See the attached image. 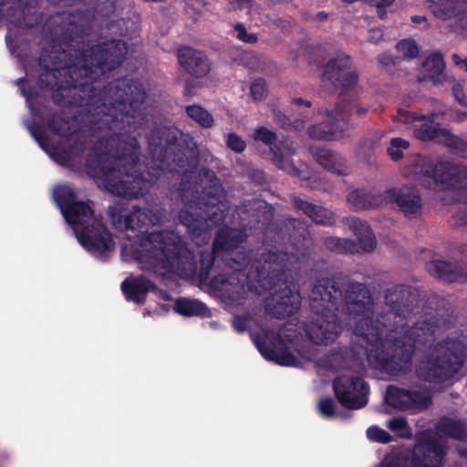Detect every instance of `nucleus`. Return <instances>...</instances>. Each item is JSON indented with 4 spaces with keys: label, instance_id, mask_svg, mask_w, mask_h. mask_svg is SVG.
<instances>
[{
    "label": "nucleus",
    "instance_id": "1",
    "mask_svg": "<svg viewBox=\"0 0 467 467\" xmlns=\"http://www.w3.org/2000/svg\"><path fill=\"white\" fill-rule=\"evenodd\" d=\"M82 11L57 14L56 21L64 23L65 32L44 48L39 65L44 67L38 86L53 92L54 102L61 107L77 108L67 116L64 110L54 112L47 128L67 138L74 156L84 153L86 144L79 140L76 121L79 118L92 135L105 141L113 161L109 165L96 161L95 173L103 178L105 188L124 198L143 196L145 179L138 169L139 142L134 132L146 121V90L139 81L118 78L98 90L95 73L109 72L119 67L128 53L121 39L91 46L87 40L89 25Z\"/></svg>",
    "mask_w": 467,
    "mask_h": 467
},
{
    "label": "nucleus",
    "instance_id": "2",
    "mask_svg": "<svg viewBox=\"0 0 467 467\" xmlns=\"http://www.w3.org/2000/svg\"><path fill=\"white\" fill-rule=\"evenodd\" d=\"M427 308L434 309L430 317L405 326L398 332L374 333V342L366 345L369 366L389 375H399L412 364L416 347H431L415 367L417 378L424 382L443 383L453 379L467 364V329L457 337H446L436 342V336L454 327L456 317L451 304L441 296L428 299Z\"/></svg>",
    "mask_w": 467,
    "mask_h": 467
},
{
    "label": "nucleus",
    "instance_id": "3",
    "mask_svg": "<svg viewBox=\"0 0 467 467\" xmlns=\"http://www.w3.org/2000/svg\"><path fill=\"white\" fill-rule=\"evenodd\" d=\"M385 301L388 309L373 319V299L365 284L349 282L344 285L336 277L317 279L309 300L314 317L306 327V334L317 345L334 342L342 331L337 315L342 307L355 325L354 334L368 345L374 342V333L380 331L384 337L407 326V319L416 307L418 294L410 285H396L387 289Z\"/></svg>",
    "mask_w": 467,
    "mask_h": 467
},
{
    "label": "nucleus",
    "instance_id": "4",
    "mask_svg": "<svg viewBox=\"0 0 467 467\" xmlns=\"http://www.w3.org/2000/svg\"><path fill=\"white\" fill-rule=\"evenodd\" d=\"M287 252L262 249L251 263L246 277L259 295L278 287L265 302L266 312L278 319L291 317L300 307L301 296L292 282H287Z\"/></svg>",
    "mask_w": 467,
    "mask_h": 467
},
{
    "label": "nucleus",
    "instance_id": "5",
    "mask_svg": "<svg viewBox=\"0 0 467 467\" xmlns=\"http://www.w3.org/2000/svg\"><path fill=\"white\" fill-rule=\"evenodd\" d=\"M148 245L151 246L150 253L156 256L166 270L167 279L174 285L177 284V276L185 280H192L197 277L202 285H210L218 288L217 283L223 284L226 279L223 276L211 278V271L214 265L215 257L222 251H202L200 254V269L198 270L197 259L194 252L183 242L182 237L173 231H161L158 233L148 232Z\"/></svg>",
    "mask_w": 467,
    "mask_h": 467
},
{
    "label": "nucleus",
    "instance_id": "6",
    "mask_svg": "<svg viewBox=\"0 0 467 467\" xmlns=\"http://www.w3.org/2000/svg\"><path fill=\"white\" fill-rule=\"evenodd\" d=\"M150 162H148V188L164 173H183L197 168L199 151L193 138L174 126H160L148 136Z\"/></svg>",
    "mask_w": 467,
    "mask_h": 467
},
{
    "label": "nucleus",
    "instance_id": "7",
    "mask_svg": "<svg viewBox=\"0 0 467 467\" xmlns=\"http://www.w3.org/2000/svg\"><path fill=\"white\" fill-rule=\"evenodd\" d=\"M200 177L203 184L202 192L193 196V206L191 205L195 212L182 209L179 220L186 226L192 241L198 246H202L211 239L212 224L224 223L230 207L226 191L215 172L211 169L202 168Z\"/></svg>",
    "mask_w": 467,
    "mask_h": 467
},
{
    "label": "nucleus",
    "instance_id": "8",
    "mask_svg": "<svg viewBox=\"0 0 467 467\" xmlns=\"http://www.w3.org/2000/svg\"><path fill=\"white\" fill-rule=\"evenodd\" d=\"M61 213L81 245L91 254L105 259L114 250L112 234L100 219L94 217V212L87 202L76 201Z\"/></svg>",
    "mask_w": 467,
    "mask_h": 467
},
{
    "label": "nucleus",
    "instance_id": "9",
    "mask_svg": "<svg viewBox=\"0 0 467 467\" xmlns=\"http://www.w3.org/2000/svg\"><path fill=\"white\" fill-rule=\"evenodd\" d=\"M109 217L116 229L125 230L126 239L121 247V256L125 261L140 264L142 271L146 269V211L134 207L132 212L120 205L109 206Z\"/></svg>",
    "mask_w": 467,
    "mask_h": 467
},
{
    "label": "nucleus",
    "instance_id": "10",
    "mask_svg": "<svg viewBox=\"0 0 467 467\" xmlns=\"http://www.w3.org/2000/svg\"><path fill=\"white\" fill-rule=\"evenodd\" d=\"M448 447L432 435L419 439L412 448L387 454L377 467H441Z\"/></svg>",
    "mask_w": 467,
    "mask_h": 467
},
{
    "label": "nucleus",
    "instance_id": "11",
    "mask_svg": "<svg viewBox=\"0 0 467 467\" xmlns=\"http://www.w3.org/2000/svg\"><path fill=\"white\" fill-rule=\"evenodd\" d=\"M358 80V75L352 57L345 53L337 54L324 66L322 82H327L336 89L340 90L339 101L336 106L340 105L341 110L348 112L349 124L350 116L354 110L358 115L365 114L368 111L366 108L358 106L356 101L344 97L349 89L357 85Z\"/></svg>",
    "mask_w": 467,
    "mask_h": 467
},
{
    "label": "nucleus",
    "instance_id": "12",
    "mask_svg": "<svg viewBox=\"0 0 467 467\" xmlns=\"http://www.w3.org/2000/svg\"><path fill=\"white\" fill-rule=\"evenodd\" d=\"M247 238L244 229L223 225L213 239V250L222 251L223 262L234 272L244 271L252 261L253 250L243 245Z\"/></svg>",
    "mask_w": 467,
    "mask_h": 467
},
{
    "label": "nucleus",
    "instance_id": "13",
    "mask_svg": "<svg viewBox=\"0 0 467 467\" xmlns=\"http://www.w3.org/2000/svg\"><path fill=\"white\" fill-rule=\"evenodd\" d=\"M399 120L405 123H416L414 127V136L421 141H436L446 148H451V138L454 134L449 130L441 128L440 123L435 121V115H420L416 112L406 109L398 110Z\"/></svg>",
    "mask_w": 467,
    "mask_h": 467
},
{
    "label": "nucleus",
    "instance_id": "14",
    "mask_svg": "<svg viewBox=\"0 0 467 467\" xmlns=\"http://www.w3.org/2000/svg\"><path fill=\"white\" fill-rule=\"evenodd\" d=\"M333 390L342 407L358 410L368 401L369 386L358 376L340 375L333 380Z\"/></svg>",
    "mask_w": 467,
    "mask_h": 467
},
{
    "label": "nucleus",
    "instance_id": "15",
    "mask_svg": "<svg viewBox=\"0 0 467 467\" xmlns=\"http://www.w3.org/2000/svg\"><path fill=\"white\" fill-rule=\"evenodd\" d=\"M423 174L433 180L436 185L445 190L459 192L460 197L467 196V167L449 161H440L430 165Z\"/></svg>",
    "mask_w": 467,
    "mask_h": 467
},
{
    "label": "nucleus",
    "instance_id": "16",
    "mask_svg": "<svg viewBox=\"0 0 467 467\" xmlns=\"http://www.w3.org/2000/svg\"><path fill=\"white\" fill-rule=\"evenodd\" d=\"M327 120L311 125L307 133L310 138L318 140H337L344 136V132L351 128L348 123V114L341 110L340 105L334 110L326 109Z\"/></svg>",
    "mask_w": 467,
    "mask_h": 467
},
{
    "label": "nucleus",
    "instance_id": "17",
    "mask_svg": "<svg viewBox=\"0 0 467 467\" xmlns=\"http://www.w3.org/2000/svg\"><path fill=\"white\" fill-rule=\"evenodd\" d=\"M36 0H0V19L3 16L16 26H31L41 18Z\"/></svg>",
    "mask_w": 467,
    "mask_h": 467
},
{
    "label": "nucleus",
    "instance_id": "18",
    "mask_svg": "<svg viewBox=\"0 0 467 467\" xmlns=\"http://www.w3.org/2000/svg\"><path fill=\"white\" fill-rule=\"evenodd\" d=\"M386 401L400 410H425L431 405L432 396L427 388L413 390L389 385L387 388Z\"/></svg>",
    "mask_w": 467,
    "mask_h": 467
},
{
    "label": "nucleus",
    "instance_id": "19",
    "mask_svg": "<svg viewBox=\"0 0 467 467\" xmlns=\"http://www.w3.org/2000/svg\"><path fill=\"white\" fill-rule=\"evenodd\" d=\"M254 139L269 147L270 153L272 155L271 160L277 168L286 171L287 173L296 176L301 180L309 179V171L306 165L301 168H297L293 163H290L289 161L285 159L282 150L275 143L277 140L275 132L265 127H259L254 131Z\"/></svg>",
    "mask_w": 467,
    "mask_h": 467
},
{
    "label": "nucleus",
    "instance_id": "20",
    "mask_svg": "<svg viewBox=\"0 0 467 467\" xmlns=\"http://www.w3.org/2000/svg\"><path fill=\"white\" fill-rule=\"evenodd\" d=\"M384 199L395 203L399 210L409 218H416L422 208L421 197L413 188H390L385 191Z\"/></svg>",
    "mask_w": 467,
    "mask_h": 467
},
{
    "label": "nucleus",
    "instance_id": "21",
    "mask_svg": "<svg viewBox=\"0 0 467 467\" xmlns=\"http://www.w3.org/2000/svg\"><path fill=\"white\" fill-rule=\"evenodd\" d=\"M270 343L265 337H256L254 343L261 355L269 361L280 366L293 367L297 363L296 358L289 351L285 343L276 335Z\"/></svg>",
    "mask_w": 467,
    "mask_h": 467
},
{
    "label": "nucleus",
    "instance_id": "22",
    "mask_svg": "<svg viewBox=\"0 0 467 467\" xmlns=\"http://www.w3.org/2000/svg\"><path fill=\"white\" fill-rule=\"evenodd\" d=\"M178 61L189 75L201 78L211 70V64L207 56L190 47H182L177 52Z\"/></svg>",
    "mask_w": 467,
    "mask_h": 467
},
{
    "label": "nucleus",
    "instance_id": "23",
    "mask_svg": "<svg viewBox=\"0 0 467 467\" xmlns=\"http://www.w3.org/2000/svg\"><path fill=\"white\" fill-rule=\"evenodd\" d=\"M37 2V8L40 11L41 18L40 20L36 23L35 25L31 26H24L23 27L26 28H33L34 26H37L41 23L44 17V12H43V4L45 0H36ZM50 4L53 5H71L75 4L76 2H80L84 5L87 6L86 13H89L92 17H103L108 18L110 16L111 14L115 12V4L112 0H47Z\"/></svg>",
    "mask_w": 467,
    "mask_h": 467
},
{
    "label": "nucleus",
    "instance_id": "24",
    "mask_svg": "<svg viewBox=\"0 0 467 467\" xmlns=\"http://www.w3.org/2000/svg\"><path fill=\"white\" fill-rule=\"evenodd\" d=\"M427 272L437 279L447 283L462 281L467 278V271L458 264L445 260H432L425 265Z\"/></svg>",
    "mask_w": 467,
    "mask_h": 467
},
{
    "label": "nucleus",
    "instance_id": "25",
    "mask_svg": "<svg viewBox=\"0 0 467 467\" xmlns=\"http://www.w3.org/2000/svg\"><path fill=\"white\" fill-rule=\"evenodd\" d=\"M292 202L296 210L302 211L304 214L317 224L329 226L333 225L337 221L335 213L321 205L309 202L299 197H294Z\"/></svg>",
    "mask_w": 467,
    "mask_h": 467
},
{
    "label": "nucleus",
    "instance_id": "26",
    "mask_svg": "<svg viewBox=\"0 0 467 467\" xmlns=\"http://www.w3.org/2000/svg\"><path fill=\"white\" fill-rule=\"evenodd\" d=\"M316 161L327 171L338 176L348 175L346 159L327 148H316L312 150Z\"/></svg>",
    "mask_w": 467,
    "mask_h": 467
},
{
    "label": "nucleus",
    "instance_id": "27",
    "mask_svg": "<svg viewBox=\"0 0 467 467\" xmlns=\"http://www.w3.org/2000/svg\"><path fill=\"white\" fill-rule=\"evenodd\" d=\"M348 225L357 237L358 251L371 253L376 249V237L368 222L358 217H351L348 220Z\"/></svg>",
    "mask_w": 467,
    "mask_h": 467
},
{
    "label": "nucleus",
    "instance_id": "28",
    "mask_svg": "<svg viewBox=\"0 0 467 467\" xmlns=\"http://www.w3.org/2000/svg\"><path fill=\"white\" fill-rule=\"evenodd\" d=\"M347 200L353 210L361 211L377 208L385 199L380 193L372 190L357 188L348 192Z\"/></svg>",
    "mask_w": 467,
    "mask_h": 467
},
{
    "label": "nucleus",
    "instance_id": "29",
    "mask_svg": "<svg viewBox=\"0 0 467 467\" xmlns=\"http://www.w3.org/2000/svg\"><path fill=\"white\" fill-rule=\"evenodd\" d=\"M121 291L128 302L141 306L146 302V275H130L122 281Z\"/></svg>",
    "mask_w": 467,
    "mask_h": 467
},
{
    "label": "nucleus",
    "instance_id": "30",
    "mask_svg": "<svg viewBox=\"0 0 467 467\" xmlns=\"http://www.w3.org/2000/svg\"><path fill=\"white\" fill-rule=\"evenodd\" d=\"M437 430L456 441H464L467 438V423L463 420L443 418L438 422Z\"/></svg>",
    "mask_w": 467,
    "mask_h": 467
},
{
    "label": "nucleus",
    "instance_id": "31",
    "mask_svg": "<svg viewBox=\"0 0 467 467\" xmlns=\"http://www.w3.org/2000/svg\"><path fill=\"white\" fill-rule=\"evenodd\" d=\"M174 310L183 317H205L209 309L206 305L197 299L179 297L176 299Z\"/></svg>",
    "mask_w": 467,
    "mask_h": 467
},
{
    "label": "nucleus",
    "instance_id": "32",
    "mask_svg": "<svg viewBox=\"0 0 467 467\" xmlns=\"http://www.w3.org/2000/svg\"><path fill=\"white\" fill-rule=\"evenodd\" d=\"M423 67L428 78L434 85L441 84L445 80V76L443 74L445 63L443 57L440 52L432 53L427 57L423 63Z\"/></svg>",
    "mask_w": 467,
    "mask_h": 467
},
{
    "label": "nucleus",
    "instance_id": "33",
    "mask_svg": "<svg viewBox=\"0 0 467 467\" xmlns=\"http://www.w3.org/2000/svg\"><path fill=\"white\" fill-rule=\"evenodd\" d=\"M324 245L328 251L337 254H354L358 253L357 243L348 238L329 236L324 240Z\"/></svg>",
    "mask_w": 467,
    "mask_h": 467
},
{
    "label": "nucleus",
    "instance_id": "34",
    "mask_svg": "<svg viewBox=\"0 0 467 467\" xmlns=\"http://www.w3.org/2000/svg\"><path fill=\"white\" fill-rule=\"evenodd\" d=\"M272 116L276 126L289 131L301 130L304 129L306 119H307V116L304 115L301 118L292 121L283 111L277 108L272 109Z\"/></svg>",
    "mask_w": 467,
    "mask_h": 467
},
{
    "label": "nucleus",
    "instance_id": "35",
    "mask_svg": "<svg viewBox=\"0 0 467 467\" xmlns=\"http://www.w3.org/2000/svg\"><path fill=\"white\" fill-rule=\"evenodd\" d=\"M185 112L190 119L198 123L202 129H210L214 124L213 114L200 105L186 106Z\"/></svg>",
    "mask_w": 467,
    "mask_h": 467
},
{
    "label": "nucleus",
    "instance_id": "36",
    "mask_svg": "<svg viewBox=\"0 0 467 467\" xmlns=\"http://www.w3.org/2000/svg\"><path fill=\"white\" fill-rule=\"evenodd\" d=\"M429 9L435 17L444 21L457 15L455 3L452 0L431 1Z\"/></svg>",
    "mask_w": 467,
    "mask_h": 467
},
{
    "label": "nucleus",
    "instance_id": "37",
    "mask_svg": "<svg viewBox=\"0 0 467 467\" xmlns=\"http://www.w3.org/2000/svg\"><path fill=\"white\" fill-rule=\"evenodd\" d=\"M54 199L62 212L77 201V194L68 185H58L54 189Z\"/></svg>",
    "mask_w": 467,
    "mask_h": 467
},
{
    "label": "nucleus",
    "instance_id": "38",
    "mask_svg": "<svg viewBox=\"0 0 467 467\" xmlns=\"http://www.w3.org/2000/svg\"><path fill=\"white\" fill-rule=\"evenodd\" d=\"M410 147L408 140L402 138H393L390 140L389 147L388 148V154L392 161H398L403 158V150Z\"/></svg>",
    "mask_w": 467,
    "mask_h": 467
},
{
    "label": "nucleus",
    "instance_id": "39",
    "mask_svg": "<svg viewBox=\"0 0 467 467\" xmlns=\"http://www.w3.org/2000/svg\"><path fill=\"white\" fill-rule=\"evenodd\" d=\"M399 53L409 58H415L419 56V47L413 39H402L396 44Z\"/></svg>",
    "mask_w": 467,
    "mask_h": 467
},
{
    "label": "nucleus",
    "instance_id": "40",
    "mask_svg": "<svg viewBox=\"0 0 467 467\" xmlns=\"http://www.w3.org/2000/svg\"><path fill=\"white\" fill-rule=\"evenodd\" d=\"M388 428L394 432H398L401 438H409L411 432L409 429L408 422L403 417H395L389 420Z\"/></svg>",
    "mask_w": 467,
    "mask_h": 467
},
{
    "label": "nucleus",
    "instance_id": "41",
    "mask_svg": "<svg viewBox=\"0 0 467 467\" xmlns=\"http://www.w3.org/2000/svg\"><path fill=\"white\" fill-rule=\"evenodd\" d=\"M367 436L370 441L387 444L393 441V437L385 430L372 426L367 430Z\"/></svg>",
    "mask_w": 467,
    "mask_h": 467
},
{
    "label": "nucleus",
    "instance_id": "42",
    "mask_svg": "<svg viewBox=\"0 0 467 467\" xmlns=\"http://www.w3.org/2000/svg\"><path fill=\"white\" fill-rule=\"evenodd\" d=\"M28 130L31 136L36 140L42 149H45L46 145L49 141L48 136L44 130V127L37 123H32L28 125Z\"/></svg>",
    "mask_w": 467,
    "mask_h": 467
},
{
    "label": "nucleus",
    "instance_id": "43",
    "mask_svg": "<svg viewBox=\"0 0 467 467\" xmlns=\"http://www.w3.org/2000/svg\"><path fill=\"white\" fill-rule=\"evenodd\" d=\"M266 83L262 78H256L250 86V93L254 99L261 100L266 94Z\"/></svg>",
    "mask_w": 467,
    "mask_h": 467
},
{
    "label": "nucleus",
    "instance_id": "44",
    "mask_svg": "<svg viewBox=\"0 0 467 467\" xmlns=\"http://www.w3.org/2000/svg\"><path fill=\"white\" fill-rule=\"evenodd\" d=\"M226 145L229 149L236 153H241L245 150L246 143L241 136L234 132H231L227 136Z\"/></svg>",
    "mask_w": 467,
    "mask_h": 467
},
{
    "label": "nucleus",
    "instance_id": "45",
    "mask_svg": "<svg viewBox=\"0 0 467 467\" xmlns=\"http://www.w3.org/2000/svg\"><path fill=\"white\" fill-rule=\"evenodd\" d=\"M234 31L236 32L237 38L244 43L254 44L257 42L258 37L255 34H249L243 23H237L234 26Z\"/></svg>",
    "mask_w": 467,
    "mask_h": 467
},
{
    "label": "nucleus",
    "instance_id": "46",
    "mask_svg": "<svg viewBox=\"0 0 467 467\" xmlns=\"http://www.w3.org/2000/svg\"><path fill=\"white\" fill-rule=\"evenodd\" d=\"M318 408L321 414L325 417L331 418L336 415V404L330 397L322 399L319 401Z\"/></svg>",
    "mask_w": 467,
    "mask_h": 467
},
{
    "label": "nucleus",
    "instance_id": "47",
    "mask_svg": "<svg viewBox=\"0 0 467 467\" xmlns=\"http://www.w3.org/2000/svg\"><path fill=\"white\" fill-rule=\"evenodd\" d=\"M451 150L463 158H467V141L458 136L451 138Z\"/></svg>",
    "mask_w": 467,
    "mask_h": 467
},
{
    "label": "nucleus",
    "instance_id": "48",
    "mask_svg": "<svg viewBox=\"0 0 467 467\" xmlns=\"http://www.w3.org/2000/svg\"><path fill=\"white\" fill-rule=\"evenodd\" d=\"M462 202L454 213V218L459 225L467 224V196L460 197Z\"/></svg>",
    "mask_w": 467,
    "mask_h": 467
},
{
    "label": "nucleus",
    "instance_id": "49",
    "mask_svg": "<svg viewBox=\"0 0 467 467\" xmlns=\"http://www.w3.org/2000/svg\"><path fill=\"white\" fill-rule=\"evenodd\" d=\"M18 83L20 84L22 94L26 99H33L36 98V89L32 85H30L25 78H19Z\"/></svg>",
    "mask_w": 467,
    "mask_h": 467
},
{
    "label": "nucleus",
    "instance_id": "50",
    "mask_svg": "<svg viewBox=\"0 0 467 467\" xmlns=\"http://www.w3.org/2000/svg\"><path fill=\"white\" fill-rule=\"evenodd\" d=\"M249 326V318L243 316H234L232 319V327L237 333H244Z\"/></svg>",
    "mask_w": 467,
    "mask_h": 467
},
{
    "label": "nucleus",
    "instance_id": "51",
    "mask_svg": "<svg viewBox=\"0 0 467 467\" xmlns=\"http://www.w3.org/2000/svg\"><path fill=\"white\" fill-rule=\"evenodd\" d=\"M452 93L456 100L462 106H467V95L463 91L461 84H454L452 87Z\"/></svg>",
    "mask_w": 467,
    "mask_h": 467
},
{
    "label": "nucleus",
    "instance_id": "52",
    "mask_svg": "<svg viewBox=\"0 0 467 467\" xmlns=\"http://www.w3.org/2000/svg\"><path fill=\"white\" fill-rule=\"evenodd\" d=\"M379 61L385 65V66H388V65H390V64H395V60H394V57L390 55H388V54H382L379 57Z\"/></svg>",
    "mask_w": 467,
    "mask_h": 467
},
{
    "label": "nucleus",
    "instance_id": "53",
    "mask_svg": "<svg viewBox=\"0 0 467 467\" xmlns=\"http://www.w3.org/2000/svg\"><path fill=\"white\" fill-rule=\"evenodd\" d=\"M292 103L298 107L305 106L306 108H310L312 106V103L310 100H306L302 98H294L292 99Z\"/></svg>",
    "mask_w": 467,
    "mask_h": 467
},
{
    "label": "nucleus",
    "instance_id": "54",
    "mask_svg": "<svg viewBox=\"0 0 467 467\" xmlns=\"http://www.w3.org/2000/svg\"><path fill=\"white\" fill-rule=\"evenodd\" d=\"M375 5L377 7L378 16L380 19H385L387 17V10H386L387 6H383V5Z\"/></svg>",
    "mask_w": 467,
    "mask_h": 467
},
{
    "label": "nucleus",
    "instance_id": "55",
    "mask_svg": "<svg viewBox=\"0 0 467 467\" xmlns=\"http://www.w3.org/2000/svg\"><path fill=\"white\" fill-rule=\"evenodd\" d=\"M236 7L239 9L246 8L251 5L250 0H234Z\"/></svg>",
    "mask_w": 467,
    "mask_h": 467
},
{
    "label": "nucleus",
    "instance_id": "56",
    "mask_svg": "<svg viewBox=\"0 0 467 467\" xmlns=\"http://www.w3.org/2000/svg\"><path fill=\"white\" fill-rule=\"evenodd\" d=\"M410 20L414 24H421L426 21V17L423 16H412Z\"/></svg>",
    "mask_w": 467,
    "mask_h": 467
},
{
    "label": "nucleus",
    "instance_id": "57",
    "mask_svg": "<svg viewBox=\"0 0 467 467\" xmlns=\"http://www.w3.org/2000/svg\"><path fill=\"white\" fill-rule=\"evenodd\" d=\"M395 0H375V5L383 6H389L394 3Z\"/></svg>",
    "mask_w": 467,
    "mask_h": 467
},
{
    "label": "nucleus",
    "instance_id": "58",
    "mask_svg": "<svg viewBox=\"0 0 467 467\" xmlns=\"http://www.w3.org/2000/svg\"><path fill=\"white\" fill-rule=\"evenodd\" d=\"M158 292H159L160 298H161V299H163L165 301L171 300V295L168 292L162 291V290H159Z\"/></svg>",
    "mask_w": 467,
    "mask_h": 467
},
{
    "label": "nucleus",
    "instance_id": "59",
    "mask_svg": "<svg viewBox=\"0 0 467 467\" xmlns=\"http://www.w3.org/2000/svg\"><path fill=\"white\" fill-rule=\"evenodd\" d=\"M157 291L158 290H157L156 285L152 281L148 279V293L149 292H157Z\"/></svg>",
    "mask_w": 467,
    "mask_h": 467
},
{
    "label": "nucleus",
    "instance_id": "60",
    "mask_svg": "<svg viewBox=\"0 0 467 467\" xmlns=\"http://www.w3.org/2000/svg\"><path fill=\"white\" fill-rule=\"evenodd\" d=\"M451 59H452V61H453V63H454L455 65H460V64H462V62H464V61L461 58V57H460L459 55H457V54H453V55H452Z\"/></svg>",
    "mask_w": 467,
    "mask_h": 467
},
{
    "label": "nucleus",
    "instance_id": "61",
    "mask_svg": "<svg viewBox=\"0 0 467 467\" xmlns=\"http://www.w3.org/2000/svg\"><path fill=\"white\" fill-rule=\"evenodd\" d=\"M317 17L318 19H320V20H325V19H327V14L326 12H323V11H322V12H318V13L317 14Z\"/></svg>",
    "mask_w": 467,
    "mask_h": 467
},
{
    "label": "nucleus",
    "instance_id": "62",
    "mask_svg": "<svg viewBox=\"0 0 467 467\" xmlns=\"http://www.w3.org/2000/svg\"><path fill=\"white\" fill-rule=\"evenodd\" d=\"M462 257L467 260V244H464L462 249Z\"/></svg>",
    "mask_w": 467,
    "mask_h": 467
},
{
    "label": "nucleus",
    "instance_id": "63",
    "mask_svg": "<svg viewBox=\"0 0 467 467\" xmlns=\"http://www.w3.org/2000/svg\"><path fill=\"white\" fill-rule=\"evenodd\" d=\"M95 160L91 157V156H88V158L87 159V165L88 167H91L92 164L94 163Z\"/></svg>",
    "mask_w": 467,
    "mask_h": 467
},
{
    "label": "nucleus",
    "instance_id": "64",
    "mask_svg": "<svg viewBox=\"0 0 467 467\" xmlns=\"http://www.w3.org/2000/svg\"><path fill=\"white\" fill-rule=\"evenodd\" d=\"M291 0H275V3H278V4H283V3H288L290 2Z\"/></svg>",
    "mask_w": 467,
    "mask_h": 467
}]
</instances>
